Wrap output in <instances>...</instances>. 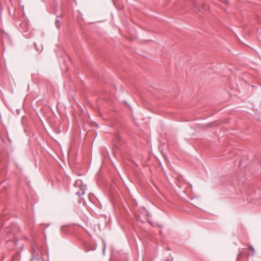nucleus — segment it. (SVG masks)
<instances>
[{"label": "nucleus", "instance_id": "obj_1", "mask_svg": "<svg viewBox=\"0 0 261 261\" xmlns=\"http://www.w3.org/2000/svg\"><path fill=\"white\" fill-rule=\"evenodd\" d=\"M74 186L75 188H79L77 191L76 192V194L78 196H82L85 194V191L87 189L86 185H84L81 179H77L74 183Z\"/></svg>", "mask_w": 261, "mask_h": 261}, {"label": "nucleus", "instance_id": "obj_2", "mask_svg": "<svg viewBox=\"0 0 261 261\" xmlns=\"http://www.w3.org/2000/svg\"><path fill=\"white\" fill-rule=\"evenodd\" d=\"M55 24H56V27L58 29L60 28V21L58 19H56V20Z\"/></svg>", "mask_w": 261, "mask_h": 261}, {"label": "nucleus", "instance_id": "obj_4", "mask_svg": "<svg viewBox=\"0 0 261 261\" xmlns=\"http://www.w3.org/2000/svg\"><path fill=\"white\" fill-rule=\"evenodd\" d=\"M64 227H62L61 228V230L62 231H64Z\"/></svg>", "mask_w": 261, "mask_h": 261}, {"label": "nucleus", "instance_id": "obj_3", "mask_svg": "<svg viewBox=\"0 0 261 261\" xmlns=\"http://www.w3.org/2000/svg\"><path fill=\"white\" fill-rule=\"evenodd\" d=\"M248 249L250 251V253L251 254H254V250L252 246L249 247H248Z\"/></svg>", "mask_w": 261, "mask_h": 261}]
</instances>
